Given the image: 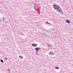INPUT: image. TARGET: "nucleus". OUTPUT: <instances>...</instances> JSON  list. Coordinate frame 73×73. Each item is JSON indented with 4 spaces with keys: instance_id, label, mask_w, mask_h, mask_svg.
Listing matches in <instances>:
<instances>
[{
    "instance_id": "0eeeda50",
    "label": "nucleus",
    "mask_w": 73,
    "mask_h": 73,
    "mask_svg": "<svg viewBox=\"0 0 73 73\" xmlns=\"http://www.w3.org/2000/svg\"><path fill=\"white\" fill-rule=\"evenodd\" d=\"M53 52H51L49 53V54L50 55H53Z\"/></svg>"
},
{
    "instance_id": "9d476101",
    "label": "nucleus",
    "mask_w": 73,
    "mask_h": 73,
    "mask_svg": "<svg viewBox=\"0 0 73 73\" xmlns=\"http://www.w3.org/2000/svg\"><path fill=\"white\" fill-rule=\"evenodd\" d=\"M42 36H45V34H43L42 35Z\"/></svg>"
},
{
    "instance_id": "423d86ee",
    "label": "nucleus",
    "mask_w": 73,
    "mask_h": 73,
    "mask_svg": "<svg viewBox=\"0 0 73 73\" xmlns=\"http://www.w3.org/2000/svg\"><path fill=\"white\" fill-rule=\"evenodd\" d=\"M58 12H59V13H60L61 15H62V14L63 13V12H62V9H61L60 10V11H59Z\"/></svg>"
},
{
    "instance_id": "39448f33",
    "label": "nucleus",
    "mask_w": 73,
    "mask_h": 73,
    "mask_svg": "<svg viewBox=\"0 0 73 73\" xmlns=\"http://www.w3.org/2000/svg\"><path fill=\"white\" fill-rule=\"evenodd\" d=\"M66 22L67 23H68V24H70V22L68 20H67L66 21Z\"/></svg>"
},
{
    "instance_id": "f257e3e1",
    "label": "nucleus",
    "mask_w": 73,
    "mask_h": 73,
    "mask_svg": "<svg viewBox=\"0 0 73 73\" xmlns=\"http://www.w3.org/2000/svg\"><path fill=\"white\" fill-rule=\"evenodd\" d=\"M59 6H60L58 5H53V8L54 9H55V10H56Z\"/></svg>"
},
{
    "instance_id": "9b49d317",
    "label": "nucleus",
    "mask_w": 73,
    "mask_h": 73,
    "mask_svg": "<svg viewBox=\"0 0 73 73\" xmlns=\"http://www.w3.org/2000/svg\"><path fill=\"white\" fill-rule=\"evenodd\" d=\"M1 62H2V63H3L4 62H3V60H1Z\"/></svg>"
},
{
    "instance_id": "6e6552de",
    "label": "nucleus",
    "mask_w": 73,
    "mask_h": 73,
    "mask_svg": "<svg viewBox=\"0 0 73 73\" xmlns=\"http://www.w3.org/2000/svg\"><path fill=\"white\" fill-rule=\"evenodd\" d=\"M19 58H21V59H23V57L21 56H19Z\"/></svg>"
},
{
    "instance_id": "ddd939ff",
    "label": "nucleus",
    "mask_w": 73,
    "mask_h": 73,
    "mask_svg": "<svg viewBox=\"0 0 73 73\" xmlns=\"http://www.w3.org/2000/svg\"><path fill=\"white\" fill-rule=\"evenodd\" d=\"M8 71L9 72V71H10V69H8Z\"/></svg>"
},
{
    "instance_id": "f03ea898",
    "label": "nucleus",
    "mask_w": 73,
    "mask_h": 73,
    "mask_svg": "<svg viewBox=\"0 0 73 73\" xmlns=\"http://www.w3.org/2000/svg\"><path fill=\"white\" fill-rule=\"evenodd\" d=\"M61 9L60 8V7L59 6L56 10V11H57V12H60V11Z\"/></svg>"
},
{
    "instance_id": "20e7f679",
    "label": "nucleus",
    "mask_w": 73,
    "mask_h": 73,
    "mask_svg": "<svg viewBox=\"0 0 73 73\" xmlns=\"http://www.w3.org/2000/svg\"><path fill=\"white\" fill-rule=\"evenodd\" d=\"M40 49H41V48H35V49L36 50V52H38V50H40Z\"/></svg>"
},
{
    "instance_id": "2eb2a0df",
    "label": "nucleus",
    "mask_w": 73,
    "mask_h": 73,
    "mask_svg": "<svg viewBox=\"0 0 73 73\" xmlns=\"http://www.w3.org/2000/svg\"><path fill=\"white\" fill-rule=\"evenodd\" d=\"M3 20H4V17H3Z\"/></svg>"
},
{
    "instance_id": "dca6fc26",
    "label": "nucleus",
    "mask_w": 73,
    "mask_h": 73,
    "mask_svg": "<svg viewBox=\"0 0 73 73\" xmlns=\"http://www.w3.org/2000/svg\"><path fill=\"white\" fill-rule=\"evenodd\" d=\"M35 10H36V11H37V9H36Z\"/></svg>"
},
{
    "instance_id": "1a4fd4ad",
    "label": "nucleus",
    "mask_w": 73,
    "mask_h": 73,
    "mask_svg": "<svg viewBox=\"0 0 73 73\" xmlns=\"http://www.w3.org/2000/svg\"><path fill=\"white\" fill-rule=\"evenodd\" d=\"M55 69H59V67L58 66L56 67H55Z\"/></svg>"
},
{
    "instance_id": "f3484780",
    "label": "nucleus",
    "mask_w": 73,
    "mask_h": 73,
    "mask_svg": "<svg viewBox=\"0 0 73 73\" xmlns=\"http://www.w3.org/2000/svg\"><path fill=\"white\" fill-rule=\"evenodd\" d=\"M36 54H37L36 53Z\"/></svg>"
},
{
    "instance_id": "f8f14e48",
    "label": "nucleus",
    "mask_w": 73,
    "mask_h": 73,
    "mask_svg": "<svg viewBox=\"0 0 73 73\" xmlns=\"http://www.w3.org/2000/svg\"><path fill=\"white\" fill-rule=\"evenodd\" d=\"M5 60H7V58H5Z\"/></svg>"
},
{
    "instance_id": "4468645a",
    "label": "nucleus",
    "mask_w": 73,
    "mask_h": 73,
    "mask_svg": "<svg viewBox=\"0 0 73 73\" xmlns=\"http://www.w3.org/2000/svg\"><path fill=\"white\" fill-rule=\"evenodd\" d=\"M48 46H50V44H48Z\"/></svg>"
},
{
    "instance_id": "7ed1b4c3",
    "label": "nucleus",
    "mask_w": 73,
    "mask_h": 73,
    "mask_svg": "<svg viewBox=\"0 0 73 73\" xmlns=\"http://www.w3.org/2000/svg\"><path fill=\"white\" fill-rule=\"evenodd\" d=\"M32 46H33V47H35V46H37V44L33 43L32 44Z\"/></svg>"
}]
</instances>
